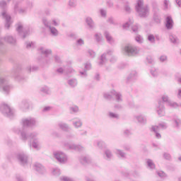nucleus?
Wrapping results in <instances>:
<instances>
[{"label": "nucleus", "instance_id": "nucleus-1", "mask_svg": "<svg viewBox=\"0 0 181 181\" xmlns=\"http://www.w3.org/2000/svg\"><path fill=\"white\" fill-rule=\"evenodd\" d=\"M135 8L140 18H148L149 16V7L144 5V0H137Z\"/></svg>", "mask_w": 181, "mask_h": 181}, {"label": "nucleus", "instance_id": "nucleus-2", "mask_svg": "<svg viewBox=\"0 0 181 181\" xmlns=\"http://www.w3.org/2000/svg\"><path fill=\"white\" fill-rule=\"evenodd\" d=\"M13 132H15V134H18V135L21 134V139L23 141H27L28 138H30V139H33V141H35V139H39L37 138V136L39 135L37 132H33L28 135L26 134V132H25V129L21 130V129L18 127H14Z\"/></svg>", "mask_w": 181, "mask_h": 181}, {"label": "nucleus", "instance_id": "nucleus-3", "mask_svg": "<svg viewBox=\"0 0 181 181\" xmlns=\"http://www.w3.org/2000/svg\"><path fill=\"white\" fill-rule=\"evenodd\" d=\"M8 76L0 77V90L4 94H8L11 90V85H8Z\"/></svg>", "mask_w": 181, "mask_h": 181}, {"label": "nucleus", "instance_id": "nucleus-4", "mask_svg": "<svg viewBox=\"0 0 181 181\" xmlns=\"http://www.w3.org/2000/svg\"><path fill=\"white\" fill-rule=\"evenodd\" d=\"M0 111L3 115L8 117V118H13V115H15V111H13V109L11 108L9 105L5 103H2L0 105Z\"/></svg>", "mask_w": 181, "mask_h": 181}, {"label": "nucleus", "instance_id": "nucleus-5", "mask_svg": "<svg viewBox=\"0 0 181 181\" xmlns=\"http://www.w3.org/2000/svg\"><path fill=\"white\" fill-rule=\"evenodd\" d=\"M123 52L126 56H136L139 53V49L132 45H127L124 47Z\"/></svg>", "mask_w": 181, "mask_h": 181}, {"label": "nucleus", "instance_id": "nucleus-6", "mask_svg": "<svg viewBox=\"0 0 181 181\" xmlns=\"http://www.w3.org/2000/svg\"><path fill=\"white\" fill-rule=\"evenodd\" d=\"M42 23L45 28H48L52 36H59V30L54 27H52V23L47 21V18H42Z\"/></svg>", "mask_w": 181, "mask_h": 181}, {"label": "nucleus", "instance_id": "nucleus-7", "mask_svg": "<svg viewBox=\"0 0 181 181\" xmlns=\"http://www.w3.org/2000/svg\"><path fill=\"white\" fill-rule=\"evenodd\" d=\"M53 155L59 163H67V155L63 151H54Z\"/></svg>", "mask_w": 181, "mask_h": 181}, {"label": "nucleus", "instance_id": "nucleus-8", "mask_svg": "<svg viewBox=\"0 0 181 181\" xmlns=\"http://www.w3.org/2000/svg\"><path fill=\"white\" fill-rule=\"evenodd\" d=\"M21 124L23 128H25V127H35L36 124H37V121H36V119L34 117H27L21 120Z\"/></svg>", "mask_w": 181, "mask_h": 181}, {"label": "nucleus", "instance_id": "nucleus-9", "mask_svg": "<svg viewBox=\"0 0 181 181\" xmlns=\"http://www.w3.org/2000/svg\"><path fill=\"white\" fill-rule=\"evenodd\" d=\"M0 16H2L3 19L6 20V23H5V28L6 29H9L11 28V25H12V21H11V18L9 14L6 12V10H4L1 14Z\"/></svg>", "mask_w": 181, "mask_h": 181}, {"label": "nucleus", "instance_id": "nucleus-10", "mask_svg": "<svg viewBox=\"0 0 181 181\" xmlns=\"http://www.w3.org/2000/svg\"><path fill=\"white\" fill-rule=\"evenodd\" d=\"M28 156L24 152H20L17 154V159L23 166L28 165Z\"/></svg>", "mask_w": 181, "mask_h": 181}, {"label": "nucleus", "instance_id": "nucleus-11", "mask_svg": "<svg viewBox=\"0 0 181 181\" xmlns=\"http://www.w3.org/2000/svg\"><path fill=\"white\" fill-rule=\"evenodd\" d=\"M156 112L160 117H165V105L161 100L158 101V105L156 107Z\"/></svg>", "mask_w": 181, "mask_h": 181}, {"label": "nucleus", "instance_id": "nucleus-12", "mask_svg": "<svg viewBox=\"0 0 181 181\" xmlns=\"http://www.w3.org/2000/svg\"><path fill=\"white\" fill-rule=\"evenodd\" d=\"M112 53H114V50L109 49L107 52V54H103L101 56L100 62H99V66H104V64H107V54L109 56H112Z\"/></svg>", "mask_w": 181, "mask_h": 181}, {"label": "nucleus", "instance_id": "nucleus-13", "mask_svg": "<svg viewBox=\"0 0 181 181\" xmlns=\"http://www.w3.org/2000/svg\"><path fill=\"white\" fill-rule=\"evenodd\" d=\"M64 146L69 149H71L73 151H78V152H81V151H84V146L78 144H65Z\"/></svg>", "mask_w": 181, "mask_h": 181}, {"label": "nucleus", "instance_id": "nucleus-14", "mask_svg": "<svg viewBox=\"0 0 181 181\" xmlns=\"http://www.w3.org/2000/svg\"><path fill=\"white\" fill-rule=\"evenodd\" d=\"M134 118L141 125H146V122H148L146 117L142 114L134 116Z\"/></svg>", "mask_w": 181, "mask_h": 181}, {"label": "nucleus", "instance_id": "nucleus-15", "mask_svg": "<svg viewBox=\"0 0 181 181\" xmlns=\"http://www.w3.org/2000/svg\"><path fill=\"white\" fill-rule=\"evenodd\" d=\"M19 108L22 110V111H26L27 110H29V100H23L19 104H18Z\"/></svg>", "mask_w": 181, "mask_h": 181}, {"label": "nucleus", "instance_id": "nucleus-16", "mask_svg": "<svg viewBox=\"0 0 181 181\" xmlns=\"http://www.w3.org/2000/svg\"><path fill=\"white\" fill-rule=\"evenodd\" d=\"M110 93L115 97L117 103H122V95L121 93L112 90H111Z\"/></svg>", "mask_w": 181, "mask_h": 181}, {"label": "nucleus", "instance_id": "nucleus-17", "mask_svg": "<svg viewBox=\"0 0 181 181\" xmlns=\"http://www.w3.org/2000/svg\"><path fill=\"white\" fill-rule=\"evenodd\" d=\"M4 39L5 42L9 43V45H12L13 46H15V45H16L17 44L16 39L13 37L12 35H6Z\"/></svg>", "mask_w": 181, "mask_h": 181}, {"label": "nucleus", "instance_id": "nucleus-18", "mask_svg": "<svg viewBox=\"0 0 181 181\" xmlns=\"http://www.w3.org/2000/svg\"><path fill=\"white\" fill-rule=\"evenodd\" d=\"M34 169H35V170L38 172V173H41V174H43L46 172V170L45 169V167L39 163H36L34 165Z\"/></svg>", "mask_w": 181, "mask_h": 181}, {"label": "nucleus", "instance_id": "nucleus-19", "mask_svg": "<svg viewBox=\"0 0 181 181\" xmlns=\"http://www.w3.org/2000/svg\"><path fill=\"white\" fill-rule=\"evenodd\" d=\"M58 127L59 129H62V131H64L65 132H69V131H70V126H69L67 123H64L63 122H59L58 123Z\"/></svg>", "mask_w": 181, "mask_h": 181}, {"label": "nucleus", "instance_id": "nucleus-20", "mask_svg": "<svg viewBox=\"0 0 181 181\" xmlns=\"http://www.w3.org/2000/svg\"><path fill=\"white\" fill-rule=\"evenodd\" d=\"M72 124L76 129H78V128H81L83 127V122L79 118H74L73 119Z\"/></svg>", "mask_w": 181, "mask_h": 181}, {"label": "nucleus", "instance_id": "nucleus-21", "mask_svg": "<svg viewBox=\"0 0 181 181\" xmlns=\"http://www.w3.org/2000/svg\"><path fill=\"white\" fill-rule=\"evenodd\" d=\"M165 27L168 30L173 29V20L172 19V17L168 16L166 18Z\"/></svg>", "mask_w": 181, "mask_h": 181}, {"label": "nucleus", "instance_id": "nucleus-22", "mask_svg": "<svg viewBox=\"0 0 181 181\" xmlns=\"http://www.w3.org/2000/svg\"><path fill=\"white\" fill-rule=\"evenodd\" d=\"M104 36L107 40V42L110 43V45H114L115 43V40H114V38H112V36H111V34H110V32L105 31Z\"/></svg>", "mask_w": 181, "mask_h": 181}, {"label": "nucleus", "instance_id": "nucleus-23", "mask_svg": "<svg viewBox=\"0 0 181 181\" xmlns=\"http://www.w3.org/2000/svg\"><path fill=\"white\" fill-rule=\"evenodd\" d=\"M30 146H32V148H33L36 151H40V149L42 148L39 139L33 140L32 143L30 144Z\"/></svg>", "mask_w": 181, "mask_h": 181}, {"label": "nucleus", "instance_id": "nucleus-24", "mask_svg": "<svg viewBox=\"0 0 181 181\" xmlns=\"http://www.w3.org/2000/svg\"><path fill=\"white\" fill-rule=\"evenodd\" d=\"M69 86H71V88H75V87H77L78 84V81H77V78H74L69 79L67 81Z\"/></svg>", "mask_w": 181, "mask_h": 181}, {"label": "nucleus", "instance_id": "nucleus-25", "mask_svg": "<svg viewBox=\"0 0 181 181\" xmlns=\"http://www.w3.org/2000/svg\"><path fill=\"white\" fill-rule=\"evenodd\" d=\"M86 22L89 26L90 29H95V23H94V21H93V18L91 17H87L86 19Z\"/></svg>", "mask_w": 181, "mask_h": 181}, {"label": "nucleus", "instance_id": "nucleus-26", "mask_svg": "<svg viewBox=\"0 0 181 181\" xmlns=\"http://www.w3.org/2000/svg\"><path fill=\"white\" fill-rule=\"evenodd\" d=\"M173 122L175 128H180L181 127V119H180L179 116H174Z\"/></svg>", "mask_w": 181, "mask_h": 181}, {"label": "nucleus", "instance_id": "nucleus-27", "mask_svg": "<svg viewBox=\"0 0 181 181\" xmlns=\"http://www.w3.org/2000/svg\"><path fill=\"white\" fill-rule=\"evenodd\" d=\"M158 131H159V127H156V126L151 127V132H154L155 136L156 138H157V139H160V138H162V135L160 134V133L158 132Z\"/></svg>", "mask_w": 181, "mask_h": 181}, {"label": "nucleus", "instance_id": "nucleus-28", "mask_svg": "<svg viewBox=\"0 0 181 181\" xmlns=\"http://www.w3.org/2000/svg\"><path fill=\"white\" fill-rule=\"evenodd\" d=\"M40 52L42 54H45L46 57H49V56H52V49H46L43 47L40 48Z\"/></svg>", "mask_w": 181, "mask_h": 181}, {"label": "nucleus", "instance_id": "nucleus-29", "mask_svg": "<svg viewBox=\"0 0 181 181\" xmlns=\"http://www.w3.org/2000/svg\"><path fill=\"white\" fill-rule=\"evenodd\" d=\"M172 8V4L170 0H163V8L164 11H169Z\"/></svg>", "mask_w": 181, "mask_h": 181}, {"label": "nucleus", "instance_id": "nucleus-30", "mask_svg": "<svg viewBox=\"0 0 181 181\" xmlns=\"http://www.w3.org/2000/svg\"><path fill=\"white\" fill-rule=\"evenodd\" d=\"M79 160L82 165H86V163H90V162H91V160L88 156H81Z\"/></svg>", "mask_w": 181, "mask_h": 181}, {"label": "nucleus", "instance_id": "nucleus-31", "mask_svg": "<svg viewBox=\"0 0 181 181\" xmlns=\"http://www.w3.org/2000/svg\"><path fill=\"white\" fill-rule=\"evenodd\" d=\"M105 158L106 160H111V159H112V152H111L110 149L105 151Z\"/></svg>", "mask_w": 181, "mask_h": 181}, {"label": "nucleus", "instance_id": "nucleus-32", "mask_svg": "<svg viewBox=\"0 0 181 181\" xmlns=\"http://www.w3.org/2000/svg\"><path fill=\"white\" fill-rule=\"evenodd\" d=\"M138 76V73H136V71H132L129 75L127 77L128 81H131L132 80H135V78H136Z\"/></svg>", "mask_w": 181, "mask_h": 181}, {"label": "nucleus", "instance_id": "nucleus-33", "mask_svg": "<svg viewBox=\"0 0 181 181\" xmlns=\"http://www.w3.org/2000/svg\"><path fill=\"white\" fill-rule=\"evenodd\" d=\"M115 153H116V155H118V156H119L120 158H123V159H125V158H127V153L122 151V150L115 149Z\"/></svg>", "mask_w": 181, "mask_h": 181}, {"label": "nucleus", "instance_id": "nucleus-34", "mask_svg": "<svg viewBox=\"0 0 181 181\" xmlns=\"http://www.w3.org/2000/svg\"><path fill=\"white\" fill-rule=\"evenodd\" d=\"M40 91L41 93H42L43 94H52V90H50V88L47 87V86H42L40 88Z\"/></svg>", "mask_w": 181, "mask_h": 181}, {"label": "nucleus", "instance_id": "nucleus-35", "mask_svg": "<svg viewBox=\"0 0 181 181\" xmlns=\"http://www.w3.org/2000/svg\"><path fill=\"white\" fill-rule=\"evenodd\" d=\"M16 26V30L19 35H22V32H23V25H22V23H18Z\"/></svg>", "mask_w": 181, "mask_h": 181}, {"label": "nucleus", "instance_id": "nucleus-36", "mask_svg": "<svg viewBox=\"0 0 181 181\" xmlns=\"http://www.w3.org/2000/svg\"><path fill=\"white\" fill-rule=\"evenodd\" d=\"M167 105L168 107H170L171 108H179V107H180L179 103H177L176 102H173L172 100H170V102H168V105Z\"/></svg>", "mask_w": 181, "mask_h": 181}, {"label": "nucleus", "instance_id": "nucleus-37", "mask_svg": "<svg viewBox=\"0 0 181 181\" xmlns=\"http://www.w3.org/2000/svg\"><path fill=\"white\" fill-rule=\"evenodd\" d=\"M153 127H158V131L159 129H166L168 128V123L162 122L159 123L158 126L156 125Z\"/></svg>", "mask_w": 181, "mask_h": 181}, {"label": "nucleus", "instance_id": "nucleus-38", "mask_svg": "<svg viewBox=\"0 0 181 181\" xmlns=\"http://www.w3.org/2000/svg\"><path fill=\"white\" fill-rule=\"evenodd\" d=\"M68 6L69 8H76L77 6V0H69Z\"/></svg>", "mask_w": 181, "mask_h": 181}, {"label": "nucleus", "instance_id": "nucleus-39", "mask_svg": "<svg viewBox=\"0 0 181 181\" xmlns=\"http://www.w3.org/2000/svg\"><path fill=\"white\" fill-rule=\"evenodd\" d=\"M146 163H147V166L149 169H155V168H156L155 163H153V161L152 160L147 159Z\"/></svg>", "mask_w": 181, "mask_h": 181}, {"label": "nucleus", "instance_id": "nucleus-40", "mask_svg": "<svg viewBox=\"0 0 181 181\" xmlns=\"http://www.w3.org/2000/svg\"><path fill=\"white\" fill-rule=\"evenodd\" d=\"M97 146L100 149H104V148H107V144H105V142L103 141H97Z\"/></svg>", "mask_w": 181, "mask_h": 181}, {"label": "nucleus", "instance_id": "nucleus-41", "mask_svg": "<svg viewBox=\"0 0 181 181\" xmlns=\"http://www.w3.org/2000/svg\"><path fill=\"white\" fill-rule=\"evenodd\" d=\"M37 70H39V67L36 66H28L26 68V71H28V73H30L31 71H37Z\"/></svg>", "mask_w": 181, "mask_h": 181}, {"label": "nucleus", "instance_id": "nucleus-42", "mask_svg": "<svg viewBox=\"0 0 181 181\" xmlns=\"http://www.w3.org/2000/svg\"><path fill=\"white\" fill-rule=\"evenodd\" d=\"M161 100L163 103H166L167 105L169 104V103H170V100H169V96H168V95L166 94L162 95Z\"/></svg>", "mask_w": 181, "mask_h": 181}, {"label": "nucleus", "instance_id": "nucleus-43", "mask_svg": "<svg viewBox=\"0 0 181 181\" xmlns=\"http://www.w3.org/2000/svg\"><path fill=\"white\" fill-rule=\"evenodd\" d=\"M150 73L153 77H158L159 76V72H158V69L155 68H152L150 71Z\"/></svg>", "mask_w": 181, "mask_h": 181}, {"label": "nucleus", "instance_id": "nucleus-44", "mask_svg": "<svg viewBox=\"0 0 181 181\" xmlns=\"http://www.w3.org/2000/svg\"><path fill=\"white\" fill-rule=\"evenodd\" d=\"M109 117L112 118L114 119H118L119 118V115L117 113H114L112 112H109Z\"/></svg>", "mask_w": 181, "mask_h": 181}, {"label": "nucleus", "instance_id": "nucleus-45", "mask_svg": "<svg viewBox=\"0 0 181 181\" xmlns=\"http://www.w3.org/2000/svg\"><path fill=\"white\" fill-rule=\"evenodd\" d=\"M95 39L96 42H100L103 40V35L100 33H97L95 34Z\"/></svg>", "mask_w": 181, "mask_h": 181}, {"label": "nucleus", "instance_id": "nucleus-46", "mask_svg": "<svg viewBox=\"0 0 181 181\" xmlns=\"http://www.w3.org/2000/svg\"><path fill=\"white\" fill-rule=\"evenodd\" d=\"M74 73H76V70H74V69H73V67H67L66 68V74L69 75V74H74Z\"/></svg>", "mask_w": 181, "mask_h": 181}, {"label": "nucleus", "instance_id": "nucleus-47", "mask_svg": "<svg viewBox=\"0 0 181 181\" xmlns=\"http://www.w3.org/2000/svg\"><path fill=\"white\" fill-rule=\"evenodd\" d=\"M61 174H62V172L60 171V169L57 168H53L52 175H54V176H60Z\"/></svg>", "mask_w": 181, "mask_h": 181}, {"label": "nucleus", "instance_id": "nucleus-48", "mask_svg": "<svg viewBox=\"0 0 181 181\" xmlns=\"http://www.w3.org/2000/svg\"><path fill=\"white\" fill-rule=\"evenodd\" d=\"M135 40H136V42H137V43H139L140 45L141 43H144V37L142 36H141L140 35H138L136 36Z\"/></svg>", "mask_w": 181, "mask_h": 181}, {"label": "nucleus", "instance_id": "nucleus-49", "mask_svg": "<svg viewBox=\"0 0 181 181\" xmlns=\"http://www.w3.org/2000/svg\"><path fill=\"white\" fill-rule=\"evenodd\" d=\"M84 67H85V70L86 71H88V70H91V69H92L91 62H86L84 64Z\"/></svg>", "mask_w": 181, "mask_h": 181}, {"label": "nucleus", "instance_id": "nucleus-50", "mask_svg": "<svg viewBox=\"0 0 181 181\" xmlns=\"http://www.w3.org/2000/svg\"><path fill=\"white\" fill-rule=\"evenodd\" d=\"M124 11L127 12V13H131V12H132V8H131V6L128 3L124 5Z\"/></svg>", "mask_w": 181, "mask_h": 181}, {"label": "nucleus", "instance_id": "nucleus-51", "mask_svg": "<svg viewBox=\"0 0 181 181\" xmlns=\"http://www.w3.org/2000/svg\"><path fill=\"white\" fill-rule=\"evenodd\" d=\"M148 40L150 43H155V35L150 34L148 35Z\"/></svg>", "mask_w": 181, "mask_h": 181}, {"label": "nucleus", "instance_id": "nucleus-52", "mask_svg": "<svg viewBox=\"0 0 181 181\" xmlns=\"http://www.w3.org/2000/svg\"><path fill=\"white\" fill-rule=\"evenodd\" d=\"M76 46H83L84 45V40H83L82 38H79L76 40Z\"/></svg>", "mask_w": 181, "mask_h": 181}, {"label": "nucleus", "instance_id": "nucleus-53", "mask_svg": "<svg viewBox=\"0 0 181 181\" xmlns=\"http://www.w3.org/2000/svg\"><path fill=\"white\" fill-rule=\"evenodd\" d=\"M158 175L159 176V177H161V179H165V177H166V173H165V172L163 171H158L157 172Z\"/></svg>", "mask_w": 181, "mask_h": 181}, {"label": "nucleus", "instance_id": "nucleus-54", "mask_svg": "<svg viewBox=\"0 0 181 181\" xmlns=\"http://www.w3.org/2000/svg\"><path fill=\"white\" fill-rule=\"evenodd\" d=\"M70 112H78V107L77 106H72L69 107Z\"/></svg>", "mask_w": 181, "mask_h": 181}, {"label": "nucleus", "instance_id": "nucleus-55", "mask_svg": "<svg viewBox=\"0 0 181 181\" xmlns=\"http://www.w3.org/2000/svg\"><path fill=\"white\" fill-rule=\"evenodd\" d=\"M60 180L61 181H74V180H73V178H70L66 176L61 177Z\"/></svg>", "mask_w": 181, "mask_h": 181}, {"label": "nucleus", "instance_id": "nucleus-56", "mask_svg": "<svg viewBox=\"0 0 181 181\" xmlns=\"http://www.w3.org/2000/svg\"><path fill=\"white\" fill-rule=\"evenodd\" d=\"M103 97H104V98H105V100H112V95L108 93H104Z\"/></svg>", "mask_w": 181, "mask_h": 181}, {"label": "nucleus", "instance_id": "nucleus-57", "mask_svg": "<svg viewBox=\"0 0 181 181\" xmlns=\"http://www.w3.org/2000/svg\"><path fill=\"white\" fill-rule=\"evenodd\" d=\"M26 48L30 49V47H35V42H25Z\"/></svg>", "mask_w": 181, "mask_h": 181}, {"label": "nucleus", "instance_id": "nucleus-58", "mask_svg": "<svg viewBox=\"0 0 181 181\" xmlns=\"http://www.w3.org/2000/svg\"><path fill=\"white\" fill-rule=\"evenodd\" d=\"M0 8H1V9H5V8H6V1L5 0H1L0 1Z\"/></svg>", "mask_w": 181, "mask_h": 181}, {"label": "nucleus", "instance_id": "nucleus-59", "mask_svg": "<svg viewBox=\"0 0 181 181\" xmlns=\"http://www.w3.org/2000/svg\"><path fill=\"white\" fill-rule=\"evenodd\" d=\"M170 40L172 43H177V37L176 36L170 35Z\"/></svg>", "mask_w": 181, "mask_h": 181}, {"label": "nucleus", "instance_id": "nucleus-60", "mask_svg": "<svg viewBox=\"0 0 181 181\" xmlns=\"http://www.w3.org/2000/svg\"><path fill=\"white\" fill-rule=\"evenodd\" d=\"M57 73H59L60 74H63V73L64 74H66V67H64V69H63V68H59V69H57Z\"/></svg>", "mask_w": 181, "mask_h": 181}, {"label": "nucleus", "instance_id": "nucleus-61", "mask_svg": "<svg viewBox=\"0 0 181 181\" xmlns=\"http://www.w3.org/2000/svg\"><path fill=\"white\" fill-rule=\"evenodd\" d=\"M159 60L161 62V63H163L168 60V57L166 55H161Z\"/></svg>", "mask_w": 181, "mask_h": 181}, {"label": "nucleus", "instance_id": "nucleus-62", "mask_svg": "<svg viewBox=\"0 0 181 181\" xmlns=\"http://www.w3.org/2000/svg\"><path fill=\"white\" fill-rule=\"evenodd\" d=\"M124 135L125 136H130V135H132V132L129 129H126L124 132Z\"/></svg>", "mask_w": 181, "mask_h": 181}, {"label": "nucleus", "instance_id": "nucleus-63", "mask_svg": "<svg viewBox=\"0 0 181 181\" xmlns=\"http://www.w3.org/2000/svg\"><path fill=\"white\" fill-rule=\"evenodd\" d=\"M88 53L92 59H94V57H95V52L94 51L89 49L88 51Z\"/></svg>", "mask_w": 181, "mask_h": 181}, {"label": "nucleus", "instance_id": "nucleus-64", "mask_svg": "<svg viewBox=\"0 0 181 181\" xmlns=\"http://www.w3.org/2000/svg\"><path fill=\"white\" fill-rule=\"evenodd\" d=\"M29 35H30V30L23 31V39H25V37H26V36H29Z\"/></svg>", "mask_w": 181, "mask_h": 181}]
</instances>
